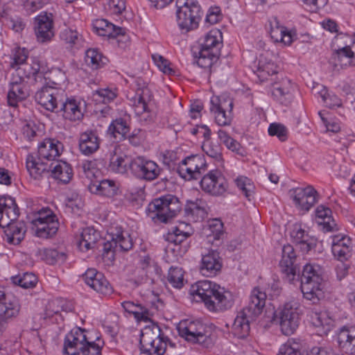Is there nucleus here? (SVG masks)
Instances as JSON below:
<instances>
[{
    "mask_svg": "<svg viewBox=\"0 0 355 355\" xmlns=\"http://www.w3.org/2000/svg\"><path fill=\"white\" fill-rule=\"evenodd\" d=\"M85 60L87 64L93 69L103 67L107 62V58L103 56L97 49H88L85 53Z\"/></svg>",
    "mask_w": 355,
    "mask_h": 355,
    "instance_id": "37998d69",
    "label": "nucleus"
},
{
    "mask_svg": "<svg viewBox=\"0 0 355 355\" xmlns=\"http://www.w3.org/2000/svg\"><path fill=\"white\" fill-rule=\"evenodd\" d=\"M315 89H318V93L322 98L326 107L334 108L341 105L340 99L337 96L331 94L324 86L318 85Z\"/></svg>",
    "mask_w": 355,
    "mask_h": 355,
    "instance_id": "de8ad7c7",
    "label": "nucleus"
},
{
    "mask_svg": "<svg viewBox=\"0 0 355 355\" xmlns=\"http://www.w3.org/2000/svg\"><path fill=\"white\" fill-rule=\"evenodd\" d=\"M26 168L30 175L35 180H38L43 175L49 173L50 164L46 163L44 160L38 161L31 155L26 157Z\"/></svg>",
    "mask_w": 355,
    "mask_h": 355,
    "instance_id": "e433bc0d",
    "label": "nucleus"
},
{
    "mask_svg": "<svg viewBox=\"0 0 355 355\" xmlns=\"http://www.w3.org/2000/svg\"><path fill=\"white\" fill-rule=\"evenodd\" d=\"M79 167L83 170L87 177L94 175L96 164L94 161L84 160L80 164Z\"/></svg>",
    "mask_w": 355,
    "mask_h": 355,
    "instance_id": "774afa93",
    "label": "nucleus"
},
{
    "mask_svg": "<svg viewBox=\"0 0 355 355\" xmlns=\"http://www.w3.org/2000/svg\"><path fill=\"white\" fill-rule=\"evenodd\" d=\"M25 9L30 12H34L39 9H41L49 0H21Z\"/></svg>",
    "mask_w": 355,
    "mask_h": 355,
    "instance_id": "680f3d73",
    "label": "nucleus"
},
{
    "mask_svg": "<svg viewBox=\"0 0 355 355\" xmlns=\"http://www.w3.org/2000/svg\"><path fill=\"white\" fill-rule=\"evenodd\" d=\"M14 284L18 285L24 288H33L37 282V277L32 272H25L12 277Z\"/></svg>",
    "mask_w": 355,
    "mask_h": 355,
    "instance_id": "09e8293b",
    "label": "nucleus"
},
{
    "mask_svg": "<svg viewBox=\"0 0 355 355\" xmlns=\"http://www.w3.org/2000/svg\"><path fill=\"white\" fill-rule=\"evenodd\" d=\"M316 190L311 186L295 188L289 191L290 197L296 207L301 210L309 211L316 202Z\"/></svg>",
    "mask_w": 355,
    "mask_h": 355,
    "instance_id": "4be33fe9",
    "label": "nucleus"
},
{
    "mask_svg": "<svg viewBox=\"0 0 355 355\" xmlns=\"http://www.w3.org/2000/svg\"><path fill=\"white\" fill-rule=\"evenodd\" d=\"M108 238L103 243L102 259L105 264H112L116 252H127L132 249L133 243L130 234L121 227L110 229Z\"/></svg>",
    "mask_w": 355,
    "mask_h": 355,
    "instance_id": "0eeeda50",
    "label": "nucleus"
},
{
    "mask_svg": "<svg viewBox=\"0 0 355 355\" xmlns=\"http://www.w3.org/2000/svg\"><path fill=\"white\" fill-rule=\"evenodd\" d=\"M131 172L139 179L153 181L161 175L162 169L155 162L138 156L134 158Z\"/></svg>",
    "mask_w": 355,
    "mask_h": 355,
    "instance_id": "f3484780",
    "label": "nucleus"
},
{
    "mask_svg": "<svg viewBox=\"0 0 355 355\" xmlns=\"http://www.w3.org/2000/svg\"><path fill=\"white\" fill-rule=\"evenodd\" d=\"M99 239L100 235L98 232L93 228L87 227L83 230L78 238L77 245L80 251L87 252L94 248Z\"/></svg>",
    "mask_w": 355,
    "mask_h": 355,
    "instance_id": "4c0bfd02",
    "label": "nucleus"
},
{
    "mask_svg": "<svg viewBox=\"0 0 355 355\" xmlns=\"http://www.w3.org/2000/svg\"><path fill=\"white\" fill-rule=\"evenodd\" d=\"M20 309L18 299L0 289V335L5 329L4 324L16 318Z\"/></svg>",
    "mask_w": 355,
    "mask_h": 355,
    "instance_id": "a211bd4d",
    "label": "nucleus"
},
{
    "mask_svg": "<svg viewBox=\"0 0 355 355\" xmlns=\"http://www.w3.org/2000/svg\"><path fill=\"white\" fill-rule=\"evenodd\" d=\"M200 186L202 190L213 196L223 194L227 187L226 180L217 170L211 171L204 175L200 181Z\"/></svg>",
    "mask_w": 355,
    "mask_h": 355,
    "instance_id": "aec40b11",
    "label": "nucleus"
},
{
    "mask_svg": "<svg viewBox=\"0 0 355 355\" xmlns=\"http://www.w3.org/2000/svg\"><path fill=\"white\" fill-rule=\"evenodd\" d=\"M19 214V209L12 198H0V230L5 235L4 240L9 244H19L26 232L23 222H14Z\"/></svg>",
    "mask_w": 355,
    "mask_h": 355,
    "instance_id": "f03ea898",
    "label": "nucleus"
},
{
    "mask_svg": "<svg viewBox=\"0 0 355 355\" xmlns=\"http://www.w3.org/2000/svg\"><path fill=\"white\" fill-rule=\"evenodd\" d=\"M121 306L125 311L132 314L137 321L148 322L150 320V311L146 307L130 301L123 302L121 303Z\"/></svg>",
    "mask_w": 355,
    "mask_h": 355,
    "instance_id": "79ce46f5",
    "label": "nucleus"
},
{
    "mask_svg": "<svg viewBox=\"0 0 355 355\" xmlns=\"http://www.w3.org/2000/svg\"><path fill=\"white\" fill-rule=\"evenodd\" d=\"M118 148L114 146L113 155H111L109 168L110 171L119 173H125L128 169L131 171V165L134 158L124 154H118Z\"/></svg>",
    "mask_w": 355,
    "mask_h": 355,
    "instance_id": "7c9ffc66",
    "label": "nucleus"
},
{
    "mask_svg": "<svg viewBox=\"0 0 355 355\" xmlns=\"http://www.w3.org/2000/svg\"><path fill=\"white\" fill-rule=\"evenodd\" d=\"M266 294L254 288L250 295L248 305L241 310L232 325V331L239 338H246L250 332V324L261 313L266 304Z\"/></svg>",
    "mask_w": 355,
    "mask_h": 355,
    "instance_id": "7ed1b4c3",
    "label": "nucleus"
},
{
    "mask_svg": "<svg viewBox=\"0 0 355 355\" xmlns=\"http://www.w3.org/2000/svg\"><path fill=\"white\" fill-rule=\"evenodd\" d=\"M220 9L218 7H211L206 16V22L215 24L220 20Z\"/></svg>",
    "mask_w": 355,
    "mask_h": 355,
    "instance_id": "0e129e2a",
    "label": "nucleus"
},
{
    "mask_svg": "<svg viewBox=\"0 0 355 355\" xmlns=\"http://www.w3.org/2000/svg\"><path fill=\"white\" fill-rule=\"evenodd\" d=\"M31 223L36 228L37 236L42 239L53 236L59 227L57 216L49 208L40 210Z\"/></svg>",
    "mask_w": 355,
    "mask_h": 355,
    "instance_id": "ddd939ff",
    "label": "nucleus"
},
{
    "mask_svg": "<svg viewBox=\"0 0 355 355\" xmlns=\"http://www.w3.org/2000/svg\"><path fill=\"white\" fill-rule=\"evenodd\" d=\"M108 6L114 14H121L125 9V0H109Z\"/></svg>",
    "mask_w": 355,
    "mask_h": 355,
    "instance_id": "338daca9",
    "label": "nucleus"
},
{
    "mask_svg": "<svg viewBox=\"0 0 355 355\" xmlns=\"http://www.w3.org/2000/svg\"><path fill=\"white\" fill-rule=\"evenodd\" d=\"M99 145L100 140L95 132L86 131L80 135L79 149L83 154L85 155L93 154L99 148Z\"/></svg>",
    "mask_w": 355,
    "mask_h": 355,
    "instance_id": "473e14b6",
    "label": "nucleus"
},
{
    "mask_svg": "<svg viewBox=\"0 0 355 355\" xmlns=\"http://www.w3.org/2000/svg\"><path fill=\"white\" fill-rule=\"evenodd\" d=\"M178 329L181 336L189 342L207 348L213 344L209 330L200 322L192 321L187 326L181 324Z\"/></svg>",
    "mask_w": 355,
    "mask_h": 355,
    "instance_id": "4468645a",
    "label": "nucleus"
},
{
    "mask_svg": "<svg viewBox=\"0 0 355 355\" xmlns=\"http://www.w3.org/2000/svg\"><path fill=\"white\" fill-rule=\"evenodd\" d=\"M54 112L71 121H79L83 117L80 102L74 98H67L65 101L60 99L58 108Z\"/></svg>",
    "mask_w": 355,
    "mask_h": 355,
    "instance_id": "a878e982",
    "label": "nucleus"
},
{
    "mask_svg": "<svg viewBox=\"0 0 355 355\" xmlns=\"http://www.w3.org/2000/svg\"><path fill=\"white\" fill-rule=\"evenodd\" d=\"M127 97L135 107V114L141 123L148 124L153 121L155 114L149 107L152 93L147 86L138 87L135 94L129 92Z\"/></svg>",
    "mask_w": 355,
    "mask_h": 355,
    "instance_id": "9b49d317",
    "label": "nucleus"
},
{
    "mask_svg": "<svg viewBox=\"0 0 355 355\" xmlns=\"http://www.w3.org/2000/svg\"><path fill=\"white\" fill-rule=\"evenodd\" d=\"M222 268V259L216 250H210L202 255L200 272L204 276L212 277L218 274Z\"/></svg>",
    "mask_w": 355,
    "mask_h": 355,
    "instance_id": "c85d7f7f",
    "label": "nucleus"
},
{
    "mask_svg": "<svg viewBox=\"0 0 355 355\" xmlns=\"http://www.w3.org/2000/svg\"><path fill=\"white\" fill-rule=\"evenodd\" d=\"M332 253L341 261L347 260L351 256L352 241L345 236H336L333 239Z\"/></svg>",
    "mask_w": 355,
    "mask_h": 355,
    "instance_id": "2f4dec72",
    "label": "nucleus"
},
{
    "mask_svg": "<svg viewBox=\"0 0 355 355\" xmlns=\"http://www.w3.org/2000/svg\"><path fill=\"white\" fill-rule=\"evenodd\" d=\"M118 189L114 180L107 179L96 181L89 185L90 192L108 198L114 196L117 193Z\"/></svg>",
    "mask_w": 355,
    "mask_h": 355,
    "instance_id": "f704fd0d",
    "label": "nucleus"
},
{
    "mask_svg": "<svg viewBox=\"0 0 355 355\" xmlns=\"http://www.w3.org/2000/svg\"><path fill=\"white\" fill-rule=\"evenodd\" d=\"M300 282L302 293L306 300L316 304L324 297V270L320 266L306 264L303 268Z\"/></svg>",
    "mask_w": 355,
    "mask_h": 355,
    "instance_id": "39448f33",
    "label": "nucleus"
},
{
    "mask_svg": "<svg viewBox=\"0 0 355 355\" xmlns=\"http://www.w3.org/2000/svg\"><path fill=\"white\" fill-rule=\"evenodd\" d=\"M6 24L15 32L21 31L26 26L22 19L19 17H10Z\"/></svg>",
    "mask_w": 355,
    "mask_h": 355,
    "instance_id": "69168bd1",
    "label": "nucleus"
},
{
    "mask_svg": "<svg viewBox=\"0 0 355 355\" xmlns=\"http://www.w3.org/2000/svg\"><path fill=\"white\" fill-rule=\"evenodd\" d=\"M28 58V53L25 49L16 48L11 55L10 66L12 68H15L18 65H22L25 63Z\"/></svg>",
    "mask_w": 355,
    "mask_h": 355,
    "instance_id": "4d7b16f0",
    "label": "nucleus"
},
{
    "mask_svg": "<svg viewBox=\"0 0 355 355\" xmlns=\"http://www.w3.org/2000/svg\"><path fill=\"white\" fill-rule=\"evenodd\" d=\"M103 345L98 338L89 341L84 329L74 328L65 336L63 352L67 355H100Z\"/></svg>",
    "mask_w": 355,
    "mask_h": 355,
    "instance_id": "20e7f679",
    "label": "nucleus"
},
{
    "mask_svg": "<svg viewBox=\"0 0 355 355\" xmlns=\"http://www.w3.org/2000/svg\"><path fill=\"white\" fill-rule=\"evenodd\" d=\"M26 67L28 66H25L24 68L17 67L16 73L12 74L10 81L7 101L8 105L14 109L17 108L19 103L28 96L25 77L21 74L22 71H26Z\"/></svg>",
    "mask_w": 355,
    "mask_h": 355,
    "instance_id": "dca6fc26",
    "label": "nucleus"
},
{
    "mask_svg": "<svg viewBox=\"0 0 355 355\" xmlns=\"http://www.w3.org/2000/svg\"><path fill=\"white\" fill-rule=\"evenodd\" d=\"M176 21L182 33L196 28L200 18V6L194 0H176Z\"/></svg>",
    "mask_w": 355,
    "mask_h": 355,
    "instance_id": "9d476101",
    "label": "nucleus"
},
{
    "mask_svg": "<svg viewBox=\"0 0 355 355\" xmlns=\"http://www.w3.org/2000/svg\"><path fill=\"white\" fill-rule=\"evenodd\" d=\"M116 90L108 87L101 88L93 92L94 100L102 103H110L116 98Z\"/></svg>",
    "mask_w": 355,
    "mask_h": 355,
    "instance_id": "3c124183",
    "label": "nucleus"
},
{
    "mask_svg": "<svg viewBox=\"0 0 355 355\" xmlns=\"http://www.w3.org/2000/svg\"><path fill=\"white\" fill-rule=\"evenodd\" d=\"M354 337V325H345L340 327L336 333V340L340 349L346 352Z\"/></svg>",
    "mask_w": 355,
    "mask_h": 355,
    "instance_id": "ea45409f",
    "label": "nucleus"
},
{
    "mask_svg": "<svg viewBox=\"0 0 355 355\" xmlns=\"http://www.w3.org/2000/svg\"><path fill=\"white\" fill-rule=\"evenodd\" d=\"M88 286L103 295H108L112 292V286L102 273L98 274Z\"/></svg>",
    "mask_w": 355,
    "mask_h": 355,
    "instance_id": "8fccbe9b",
    "label": "nucleus"
},
{
    "mask_svg": "<svg viewBox=\"0 0 355 355\" xmlns=\"http://www.w3.org/2000/svg\"><path fill=\"white\" fill-rule=\"evenodd\" d=\"M313 324L319 328H322L321 334H327L333 326V320L325 312L315 313L312 315Z\"/></svg>",
    "mask_w": 355,
    "mask_h": 355,
    "instance_id": "a18cd8bd",
    "label": "nucleus"
},
{
    "mask_svg": "<svg viewBox=\"0 0 355 355\" xmlns=\"http://www.w3.org/2000/svg\"><path fill=\"white\" fill-rule=\"evenodd\" d=\"M237 187L241 191L242 193L248 198H250L253 192L254 187L251 180L246 177H239L236 180Z\"/></svg>",
    "mask_w": 355,
    "mask_h": 355,
    "instance_id": "6e6d98bb",
    "label": "nucleus"
},
{
    "mask_svg": "<svg viewBox=\"0 0 355 355\" xmlns=\"http://www.w3.org/2000/svg\"><path fill=\"white\" fill-rule=\"evenodd\" d=\"M161 332L158 326L145 328L140 338L141 351L149 355H163L167 345Z\"/></svg>",
    "mask_w": 355,
    "mask_h": 355,
    "instance_id": "f8f14e48",
    "label": "nucleus"
},
{
    "mask_svg": "<svg viewBox=\"0 0 355 355\" xmlns=\"http://www.w3.org/2000/svg\"><path fill=\"white\" fill-rule=\"evenodd\" d=\"M218 137L221 143H223L229 150L233 152H238L240 149V144L232 138L229 134L224 130H218Z\"/></svg>",
    "mask_w": 355,
    "mask_h": 355,
    "instance_id": "5fc2aeb1",
    "label": "nucleus"
},
{
    "mask_svg": "<svg viewBox=\"0 0 355 355\" xmlns=\"http://www.w3.org/2000/svg\"><path fill=\"white\" fill-rule=\"evenodd\" d=\"M278 73L277 66L270 60H267L262 55L258 62L257 75L261 81L268 80V76H272Z\"/></svg>",
    "mask_w": 355,
    "mask_h": 355,
    "instance_id": "a19ab883",
    "label": "nucleus"
},
{
    "mask_svg": "<svg viewBox=\"0 0 355 355\" xmlns=\"http://www.w3.org/2000/svg\"><path fill=\"white\" fill-rule=\"evenodd\" d=\"M152 58L159 69L164 73L171 74L173 72V69L168 66V62L162 55L154 54Z\"/></svg>",
    "mask_w": 355,
    "mask_h": 355,
    "instance_id": "e2e57ef3",
    "label": "nucleus"
},
{
    "mask_svg": "<svg viewBox=\"0 0 355 355\" xmlns=\"http://www.w3.org/2000/svg\"><path fill=\"white\" fill-rule=\"evenodd\" d=\"M181 210L178 198L172 195L154 199L147 208L146 214L155 223H167Z\"/></svg>",
    "mask_w": 355,
    "mask_h": 355,
    "instance_id": "6e6552de",
    "label": "nucleus"
},
{
    "mask_svg": "<svg viewBox=\"0 0 355 355\" xmlns=\"http://www.w3.org/2000/svg\"><path fill=\"white\" fill-rule=\"evenodd\" d=\"M167 279L174 288H182L184 285V272L182 269L179 267H171Z\"/></svg>",
    "mask_w": 355,
    "mask_h": 355,
    "instance_id": "864d4df0",
    "label": "nucleus"
},
{
    "mask_svg": "<svg viewBox=\"0 0 355 355\" xmlns=\"http://www.w3.org/2000/svg\"><path fill=\"white\" fill-rule=\"evenodd\" d=\"M60 38L67 45V48L71 50L79 49L85 44L82 35L70 28H65L61 32Z\"/></svg>",
    "mask_w": 355,
    "mask_h": 355,
    "instance_id": "58836bf2",
    "label": "nucleus"
},
{
    "mask_svg": "<svg viewBox=\"0 0 355 355\" xmlns=\"http://www.w3.org/2000/svg\"><path fill=\"white\" fill-rule=\"evenodd\" d=\"M277 79L272 84V96L277 103L287 106L293 99V84L287 78Z\"/></svg>",
    "mask_w": 355,
    "mask_h": 355,
    "instance_id": "5701e85b",
    "label": "nucleus"
},
{
    "mask_svg": "<svg viewBox=\"0 0 355 355\" xmlns=\"http://www.w3.org/2000/svg\"><path fill=\"white\" fill-rule=\"evenodd\" d=\"M93 28L98 35L116 37L118 35H123V29L109 22L105 19H96L92 22Z\"/></svg>",
    "mask_w": 355,
    "mask_h": 355,
    "instance_id": "72a5a7b5",
    "label": "nucleus"
},
{
    "mask_svg": "<svg viewBox=\"0 0 355 355\" xmlns=\"http://www.w3.org/2000/svg\"><path fill=\"white\" fill-rule=\"evenodd\" d=\"M202 148L209 157L215 160L220 161L222 159V148L218 142H213L210 140L204 141Z\"/></svg>",
    "mask_w": 355,
    "mask_h": 355,
    "instance_id": "603ef678",
    "label": "nucleus"
},
{
    "mask_svg": "<svg viewBox=\"0 0 355 355\" xmlns=\"http://www.w3.org/2000/svg\"><path fill=\"white\" fill-rule=\"evenodd\" d=\"M291 237L293 242L299 245L303 252L307 253L313 249L317 244V239L309 235L299 224H295L291 232Z\"/></svg>",
    "mask_w": 355,
    "mask_h": 355,
    "instance_id": "cd10ccee",
    "label": "nucleus"
},
{
    "mask_svg": "<svg viewBox=\"0 0 355 355\" xmlns=\"http://www.w3.org/2000/svg\"><path fill=\"white\" fill-rule=\"evenodd\" d=\"M268 133L271 136H277L282 141L287 139V130L280 123H271L268 128Z\"/></svg>",
    "mask_w": 355,
    "mask_h": 355,
    "instance_id": "bf43d9fd",
    "label": "nucleus"
},
{
    "mask_svg": "<svg viewBox=\"0 0 355 355\" xmlns=\"http://www.w3.org/2000/svg\"><path fill=\"white\" fill-rule=\"evenodd\" d=\"M63 256L54 249H44L42 252V259L50 265L54 264Z\"/></svg>",
    "mask_w": 355,
    "mask_h": 355,
    "instance_id": "052dcab7",
    "label": "nucleus"
},
{
    "mask_svg": "<svg viewBox=\"0 0 355 355\" xmlns=\"http://www.w3.org/2000/svg\"><path fill=\"white\" fill-rule=\"evenodd\" d=\"M222 33L218 29H213L206 34L200 44V49L197 64L202 68H208L217 61L223 46Z\"/></svg>",
    "mask_w": 355,
    "mask_h": 355,
    "instance_id": "1a4fd4ad",
    "label": "nucleus"
},
{
    "mask_svg": "<svg viewBox=\"0 0 355 355\" xmlns=\"http://www.w3.org/2000/svg\"><path fill=\"white\" fill-rule=\"evenodd\" d=\"M34 29L39 42L44 43L50 41L54 36L52 15L41 13L37 15L34 19Z\"/></svg>",
    "mask_w": 355,
    "mask_h": 355,
    "instance_id": "b1692460",
    "label": "nucleus"
},
{
    "mask_svg": "<svg viewBox=\"0 0 355 355\" xmlns=\"http://www.w3.org/2000/svg\"><path fill=\"white\" fill-rule=\"evenodd\" d=\"M300 312V304L295 300L286 302L279 311V324L284 335H291L296 331L299 325Z\"/></svg>",
    "mask_w": 355,
    "mask_h": 355,
    "instance_id": "2eb2a0df",
    "label": "nucleus"
},
{
    "mask_svg": "<svg viewBox=\"0 0 355 355\" xmlns=\"http://www.w3.org/2000/svg\"><path fill=\"white\" fill-rule=\"evenodd\" d=\"M51 175L63 183H68L72 178V168L65 162L56 160L50 164Z\"/></svg>",
    "mask_w": 355,
    "mask_h": 355,
    "instance_id": "c9c22d12",
    "label": "nucleus"
},
{
    "mask_svg": "<svg viewBox=\"0 0 355 355\" xmlns=\"http://www.w3.org/2000/svg\"><path fill=\"white\" fill-rule=\"evenodd\" d=\"M232 107L233 103L231 101L221 100L218 97L211 99L210 110L214 114L216 122L218 125H227L230 123Z\"/></svg>",
    "mask_w": 355,
    "mask_h": 355,
    "instance_id": "393cba45",
    "label": "nucleus"
},
{
    "mask_svg": "<svg viewBox=\"0 0 355 355\" xmlns=\"http://www.w3.org/2000/svg\"><path fill=\"white\" fill-rule=\"evenodd\" d=\"M190 234L175 227L173 232H169L166 238L168 242L173 243L175 245H180Z\"/></svg>",
    "mask_w": 355,
    "mask_h": 355,
    "instance_id": "13d9d810",
    "label": "nucleus"
},
{
    "mask_svg": "<svg viewBox=\"0 0 355 355\" xmlns=\"http://www.w3.org/2000/svg\"><path fill=\"white\" fill-rule=\"evenodd\" d=\"M63 149L61 142L53 139H44L38 146V159L55 162Z\"/></svg>",
    "mask_w": 355,
    "mask_h": 355,
    "instance_id": "bb28decb",
    "label": "nucleus"
},
{
    "mask_svg": "<svg viewBox=\"0 0 355 355\" xmlns=\"http://www.w3.org/2000/svg\"><path fill=\"white\" fill-rule=\"evenodd\" d=\"M354 53L349 46H346L336 51L329 60V64L334 70L339 71L340 69L350 66L352 63V58Z\"/></svg>",
    "mask_w": 355,
    "mask_h": 355,
    "instance_id": "c756f323",
    "label": "nucleus"
},
{
    "mask_svg": "<svg viewBox=\"0 0 355 355\" xmlns=\"http://www.w3.org/2000/svg\"><path fill=\"white\" fill-rule=\"evenodd\" d=\"M193 295L198 296L211 311H223L230 309L234 303L231 292L209 280L198 282L191 289Z\"/></svg>",
    "mask_w": 355,
    "mask_h": 355,
    "instance_id": "f257e3e1",
    "label": "nucleus"
},
{
    "mask_svg": "<svg viewBox=\"0 0 355 355\" xmlns=\"http://www.w3.org/2000/svg\"><path fill=\"white\" fill-rule=\"evenodd\" d=\"M296 254L294 248L291 245H285L282 248V259L279 267L284 279L289 283H293L300 278V269L295 265Z\"/></svg>",
    "mask_w": 355,
    "mask_h": 355,
    "instance_id": "6ab92c4d",
    "label": "nucleus"
},
{
    "mask_svg": "<svg viewBox=\"0 0 355 355\" xmlns=\"http://www.w3.org/2000/svg\"><path fill=\"white\" fill-rule=\"evenodd\" d=\"M315 214L318 218L322 220L320 223L324 225V228L327 231H333L334 230L336 224L334 221L331 220V210L330 209L320 205L317 207Z\"/></svg>",
    "mask_w": 355,
    "mask_h": 355,
    "instance_id": "49530a36",
    "label": "nucleus"
},
{
    "mask_svg": "<svg viewBox=\"0 0 355 355\" xmlns=\"http://www.w3.org/2000/svg\"><path fill=\"white\" fill-rule=\"evenodd\" d=\"M36 66L37 67H31L32 71L25 75V77H29L32 74L36 83H41L42 87L36 92L35 99L46 110L54 112L59 105L61 91L56 87L57 83L44 77L40 71L38 64Z\"/></svg>",
    "mask_w": 355,
    "mask_h": 355,
    "instance_id": "423d86ee",
    "label": "nucleus"
},
{
    "mask_svg": "<svg viewBox=\"0 0 355 355\" xmlns=\"http://www.w3.org/2000/svg\"><path fill=\"white\" fill-rule=\"evenodd\" d=\"M128 131L129 127L126 121L121 118L112 121L107 129V133L119 140L123 139Z\"/></svg>",
    "mask_w": 355,
    "mask_h": 355,
    "instance_id": "c03bdc74",
    "label": "nucleus"
},
{
    "mask_svg": "<svg viewBox=\"0 0 355 355\" xmlns=\"http://www.w3.org/2000/svg\"><path fill=\"white\" fill-rule=\"evenodd\" d=\"M205 166L204 160L200 156L193 155L187 157L180 163L178 172L185 180L198 179L201 170H204L203 166Z\"/></svg>",
    "mask_w": 355,
    "mask_h": 355,
    "instance_id": "412c9836",
    "label": "nucleus"
}]
</instances>
